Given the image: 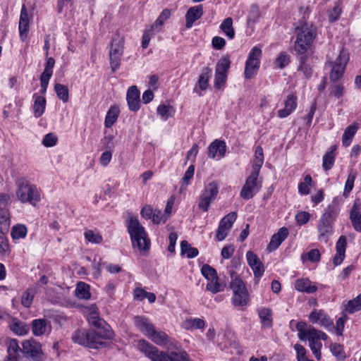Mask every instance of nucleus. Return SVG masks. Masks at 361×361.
Masks as SVG:
<instances>
[{"mask_svg": "<svg viewBox=\"0 0 361 361\" xmlns=\"http://www.w3.org/2000/svg\"><path fill=\"white\" fill-rule=\"evenodd\" d=\"M89 324L94 327L88 331L78 330L72 336L73 341L82 345L90 348H99L104 347L106 343L104 339H111L114 332L111 326L97 313L92 312L88 317Z\"/></svg>", "mask_w": 361, "mask_h": 361, "instance_id": "f257e3e1", "label": "nucleus"}, {"mask_svg": "<svg viewBox=\"0 0 361 361\" xmlns=\"http://www.w3.org/2000/svg\"><path fill=\"white\" fill-rule=\"evenodd\" d=\"M315 37V27H309L307 24L302 26L298 32L295 43V50L299 61L298 71H301L307 79L312 77L314 57L312 54L307 53Z\"/></svg>", "mask_w": 361, "mask_h": 361, "instance_id": "f03ea898", "label": "nucleus"}, {"mask_svg": "<svg viewBox=\"0 0 361 361\" xmlns=\"http://www.w3.org/2000/svg\"><path fill=\"white\" fill-rule=\"evenodd\" d=\"M138 348L152 361H190L188 353L184 350H178L167 354L145 340L139 341Z\"/></svg>", "mask_w": 361, "mask_h": 361, "instance_id": "7ed1b4c3", "label": "nucleus"}, {"mask_svg": "<svg viewBox=\"0 0 361 361\" xmlns=\"http://www.w3.org/2000/svg\"><path fill=\"white\" fill-rule=\"evenodd\" d=\"M128 232L130 234L133 246L137 247L140 251L149 250L150 241L147 238V233L144 227L138 219L130 215L126 221Z\"/></svg>", "mask_w": 361, "mask_h": 361, "instance_id": "20e7f679", "label": "nucleus"}, {"mask_svg": "<svg viewBox=\"0 0 361 361\" xmlns=\"http://www.w3.org/2000/svg\"><path fill=\"white\" fill-rule=\"evenodd\" d=\"M128 232L130 234L133 246L137 247L140 251L149 250L150 241L147 238V233L144 227L138 219L130 215L126 221Z\"/></svg>", "mask_w": 361, "mask_h": 361, "instance_id": "39448f33", "label": "nucleus"}, {"mask_svg": "<svg viewBox=\"0 0 361 361\" xmlns=\"http://www.w3.org/2000/svg\"><path fill=\"white\" fill-rule=\"evenodd\" d=\"M16 183L17 185L16 195L21 202H30L35 205L39 200V193L37 187L30 183L27 179L18 178Z\"/></svg>", "mask_w": 361, "mask_h": 361, "instance_id": "423d86ee", "label": "nucleus"}, {"mask_svg": "<svg viewBox=\"0 0 361 361\" xmlns=\"http://www.w3.org/2000/svg\"><path fill=\"white\" fill-rule=\"evenodd\" d=\"M336 216V212L334 206L329 205L323 214L317 226L319 233V240L327 243L333 232V221Z\"/></svg>", "mask_w": 361, "mask_h": 361, "instance_id": "0eeeda50", "label": "nucleus"}, {"mask_svg": "<svg viewBox=\"0 0 361 361\" xmlns=\"http://www.w3.org/2000/svg\"><path fill=\"white\" fill-rule=\"evenodd\" d=\"M231 277L232 279L230 287L233 290V304L235 307L246 306L249 302V294L243 281L238 277L233 278L235 272L231 271Z\"/></svg>", "mask_w": 361, "mask_h": 361, "instance_id": "6e6552de", "label": "nucleus"}, {"mask_svg": "<svg viewBox=\"0 0 361 361\" xmlns=\"http://www.w3.org/2000/svg\"><path fill=\"white\" fill-rule=\"evenodd\" d=\"M123 51L124 37L116 32L112 37L109 51V61L112 72H115L119 68Z\"/></svg>", "mask_w": 361, "mask_h": 361, "instance_id": "1a4fd4ad", "label": "nucleus"}, {"mask_svg": "<svg viewBox=\"0 0 361 361\" xmlns=\"http://www.w3.org/2000/svg\"><path fill=\"white\" fill-rule=\"evenodd\" d=\"M262 49L254 47L249 53L245 66V78L250 79L255 75L259 68Z\"/></svg>", "mask_w": 361, "mask_h": 361, "instance_id": "9d476101", "label": "nucleus"}, {"mask_svg": "<svg viewBox=\"0 0 361 361\" xmlns=\"http://www.w3.org/2000/svg\"><path fill=\"white\" fill-rule=\"evenodd\" d=\"M22 353L25 357L32 361H43L44 360L42 345L34 339L26 340L22 343Z\"/></svg>", "mask_w": 361, "mask_h": 361, "instance_id": "9b49d317", "label": "nucleus"}, {"mask_svg": "<svg viewBox=\"0 0 361 361\" xmlns=\"http://www.w3.org/2000/svg\"><path fill=\"white\" fill-rule=\"evenodd\" d=\"M259 173L251 172L247 178L245 185L240 191V197L244 200H250L259 190L262 182L258 180Z\"/></svg>", "mask_w": 361, "mask_h": 361, "instance_id": "f8f14e48", "label": "nucleus"}, {"mask_svg": "<svg viewBox=\"0 0 361 361\" xmlns=\"http://www.w3.org/2000/svg\"><path fill=\"white\" fill-rule=\"evenodd\" d=\"M218 192L219 188L216 183L214 182L209 183L200 197L198 207L201 210L207 212L211 203L215 200Z\"/></svg>", "mask_w": 361, "mask_h": 361, "instance_id": "ddd939ff", "label": "nucleus"}, {"mask_svg": "<svg viewBox=\"0 0 361 361\" xmlns=\"http://www.w3.org/2000/svg\"><path fill=\"white\" fill-rule=\"evenodd\" d=\"M236 218V213L231 212L220 221L216 232V238L219 241H222L226 238Z\"/></svg>", "mask_w": 361, "mask_h": 361, "instance_id": "4468645a", "label": "nucleus"}, {"mask_svg": "<svg viewBox=\"0 0 361 361\" xmlns=\"http://www.w3.org/2000/svg\"><path fill=\"white\" fill-rule=\"evenodd\" d=\"M348 59L345 51L343 49L341 50L330 73L331 81L336 82L343 76Z\"/></svg>", "mask_w": 361, "mask_h": 361, "instance_id": "2eb2a0df", "label": "nucleus"}, {"mask_svg": "<svg viewBox=\"0 0 361 361\" xmlns=\"http://www.w3.org/2000/svg\"><path fill=\"white\" fill-rule=\"evenodd\" d=\"M310 321L313 324H319L325 328L330 329L334 326V322L326 313L322 310H314L309 315Z\"/></svg>", "mask_w": 361, "mask_h": 361, "instance_id": "dca6fc26", "label": "nucleus"}, {"mask_svg": "<svg viewBox=\"0 0 361 361\" xmlns=\"http://www.w3.org/2000/svg\"><path fill=\"white\" fill-rule=\"evenodd\" d=\"M246 257L249 266L253 271L255 277L261 278L264 272V267L257 255L252 251H248Z\"/></svg>", "mask_w": 361, "mask_h": 361, "instance_id": "f3484780", "label": "nucleus"}, {"mask_svg": "<svg viewBox=\"0 0 361 361\" xmlns=\"http://www.w3.org/2000/svg\"><path fill=\"white\" fill-rule=\"evenodd\" d=\"M226 152V142L224 140L216 139L209 145L208 157L210 159H215L216 157L222 158L225 156Z\"/></svg>", "mask_w": 361, "mask_h": 361, "instance_id": "a211bd4d", "label": "nucleus"}, {"mask_svg": "<svg viewBox=\"0 0 361 361\" xmlns=\"http://www.w3.org/2000/svg\"><path fill=\"white\" fill-rule=\"evenodd\" d=\"M10 198L9 195L0 193V224L7 226L10 224V213L8 209Z\"/></svg>", "mask_w": 361, "mask_h": 361, "instance_id": "6ab92c4d", "label": "nucleus"}, {"mask_svg": "<svg viewBox=\"0 0 361 361\" xmlns=\"http://www.w3.org/2000/svg\"><path fill=\"white\" fill-rule=\"evenodd\" d=\"M126 99L130 110L137 111L140 106V91L137 87L133 85L127 92Z\"/></svg>", "mask_w": 361, "mask_h": 361, "instance_id": "aec40b11", "label": "nucleus"}, {"mask_svg": "<svg viewBox=\"0 0 361 361\" xmlns=\"http://www.w3.org/2000/svg\"><path fill=\"white\" fill-rule=\"evenodd\" d=\"M148 338L157 345L164 346L169 343L170 345H173L176 349H178L177 343L174 341L169 340L166 334L163 331H157L154 329Z\"/></svg>", "mask_w": 361, "mask_h": 361, "instance_id": "412c9836", "label": "nucleus"}, {"mask_svg": "<svg viewBox=\"0 0 361 361\" xmlns=\"http://www.w3.org/2000/svg\"><path fill=\"white\" fill-rule=\"evenodd\" d=\"M288 230L286 227L281 228L279 231L274 234L271 238L270 243L267 246L269 252L277 249L282 242L288 237Z\"/></svg>", "mask_w": 361, "mask_h": 361, "instance_id": "4be33fe9", "label": "nucleus"}, {"mask_svg": "<svg viewBox=\"0 0 361 361\" xmlns=\"http://www.w3.org/2000/svg\"><path fill=\"white\" fill-rule=\"evenodd\" d=\"M203 15V6L202 5H197L195 6L190 7L186 14L185 26L187 28H190L192 26L195 21L200 19Z\"/></svg>", "mask_w": 361, "mask_h": 361, "instance_id": "5701e85b", "label": "nucleus"}, {"mask_svg": "<svg viewBox=\"0 0 361 361\" xmlns=\"http://www.w3.org/2000/svg\"><path fill=\"white\" fill-rule=\"evenodd\" d=\"M346 246L347 240L345 236H340L336 245V254L333 258V262L336 266L341 264L345 258Z\"/></svg>", "mask_w": 361, "mask_h": 361, "instance_id": "b1692460", "label": "nucleus"}, {"mask_svg": "<svg viewBox=\"0 0 361 361\" xmlns=\"http://www.w3.org/2000/svg\"><path fill=\"white\" fill-rule=\"evenodd\" d=\"M20 37L22 41H24L27 37L29 28V18L27 10L25 5H23L19 21Z\"/></svg>", "mask_w": 361, "mask_h": 361, "instance_id": "393cba45", "label": "nucleus"}, {"mask_svg": "<svg viewBox=\"0 0 361 361\" xmlns=\"http://www.w3.org/2000/svg\"><path fill=\"white\" fill-rule=\"evenodd\" d=\"M134 322L135 326L143 332L147 337L149 336L154 329V325L146 317L137 316L134 318Z\"/></svg>", "mask_w": 361, "mask_h": 361, "instance_id": "a878e982", "label": "nucleus"}, {"mask_svg": "<svg viewBox=\"0 0 361 361\" xmlns=\"http://www.w3.org/2000/svg\"><path fill=\"white\" fill-rule=\"evenodd\" d=\"M284 104V108L278 111V116L282 118L288 116L295 109L297 106L296 97L293 94L288 95Z\"/></svg>", "mask_w": 361, "mask_h": 361, "instance_id": "bb28decb", "label": "nucleus"}, {"mask_svg": "<svg viewBox=\"0 0 361 361\" xmlns=\"http://www.w3.org/2000/svg\"><path fill=\"white\" fill-rule=\"evenodd\" d=\"M295 288L300 292L313 293L317 290V287L312 284L308 279H300L295 283Z\"/></svg>", "mask_w": 361, "mask_h": 361, "instance_id": "cd10ccee", "label": "nucleus"}, {"mask_svg": "<svg viewBox=\"0 0 361 361\" xmlns=\"http://www.w3.org/2000/svg\"><path fill=\"white\" fill-rule=\"evenodd\" d=\"M8 355L4 361H18L19 352H22L17 339H11L8 346Z\"/></svg>", "mask_w": 361, "mask_h": 361, "instance_id": "c85d7f7f", "label": "nucleus"}, {"mask_svg": "<svg viewBox=\"0 0 361 361\" xmlns=\"http://www.w3.org/2000/svg\"><path fill=\"white\" fill-rule=\"evenodd\" d=\"M350 219L354 229L361 233V212L356 203L353 204L350 210Z\"/></svg>", "mask_w": 361, "mask_h": 361, "instance_id": "c756f323", "label": "nucleus"}, {"mask_svg": "<svg viewBox=\"0 0 361 361\" xmlns=\"http://www.w3.org/2000/svg\"><path fill=\"white\" fill-rule=\"evenodd\" d=\"M48 322L45 319H34L32 322V330L35 336L44 335L47 330Z\"/></svg>", "mask_w": 361, "mask_h": 361, "instance_id": "7c9ffc66", "label": "nucleus"}, {"mask_svg": "<svg viewBox=\"0 0 361 361\" xmlns=\"http://www.w3.org/2000/svg\"><path fill=\"white\" fill-rule=\"evenodd\" d=\"M264 163L263 149L261 146H257L255 149V158L252 171L259 173L260 169Z\"/></svg>", "mask_w": 361, "mask_h": 361, "instance_id": "2f4dec72", "label": "nucleus"}, {"mask_svg": "<svg viewBox=\"0 0 361 361\" xmlns=\"http://www.w3.org/2000/svg\"><path fill=\"white\" fill-rule=\"evenodd\" d=\"M120 110L118 106H112L107 111L104 125L106 128H111L114 123L117 121L119 116Z\"/></svg>", "mask_w": 361, "mask_h": 361, "instance_id": "473e14b6", "label": "nucleus"}, {"mask_svg": "<svg viewBox=\"0 0 361 361\" xmlns=\"http://www.w3.org/2000/svg\"><path fill=\"white\" fill-rule=\"evenodd\" d=\"M307 324L305 322H298L296 325V329L298 331V337L301 341H305L306 338H312L314 334H312V329L313 326H310L306 329Z\"/></svg>", "mask_w": 361, "mask_h": 361, "instance_id": "72a5a7b5", "label": "nucleus"}, {"mask_svg": "<svg viewBox=\"0 0 361 361\" xmlns=\"http://www.w3.org/2000/svg\"><path fill=\"white\" fill-rule=\"evenodd\" d=\"M35 102L33 105V110L35 117L38 118L41 116L45 109L46 107V99L42 96H39L37 94L34 95Z\"/></svg>", "mask_w": 361, "mask_h": 361, "instance_id": "f704fd0d", "label": "nucleus"}, {"mask_svg": "<svg viewBox=\"0 0 361 361\" xmlns=\"http://www.w3.org/2000/svg\"><path fill=\"white\" fill-rule=\"evenodd\" d=\"M171 11L169 9H164L160 13L156 21L152 25L151 30L159 32L161 30V26L164 25L166 20H167L171 16Z\"/></svg>", "mask_w": 361, "mask_h": 361, "instance_id": "c9c22d12", "label": "nucleus"}, {"mask_svg": "<svg viewBox=\"0 0 361 361\" xmlns=\"http://www.w3.org/2000/svg\"><path fill=\"white\" fill-rule=\"evenodd\" d=\"M212 75V69L209 67L202 68L198 80V86L200 90H205L208 87L209 79Z\"/></svg>", "mask_w": 361, "mask_h": 361, "instance_id": "e433bc0d", "label": "nucleus"}, {"mask_svg": "<svg viewBox=\"0 0 361 361\" xmlns=\"http://www.w3.org/2000/svg\"><path fill=\"white\" fill-rule=\"evenodd\" d=\"M357 129L358 127L357 124L350 125L345 128L342 137V142L344 146L348 147L350 145Z\"/></svg>", "mask_w": 361, "mask_h": 361, "instance_id": "4c0bfd02", "label": "nucleus"}, {"mask_svg": "<svg viewBox=\"0 0 361 361\" xmlns=\"http://www.w3.org/2000/svg\"><path fill=\"white\" fill-rule=\"evenodd\" d=\"M37 293L35 287L28 288L22 295L21 304L25 307H30L32 303L33 298Z\"/></svg>", "mask_w": 361, "mask_h": 361, "instance_id": "58836bf2", "label": "nucleus"}, {"mask_svg": "<svg viewBox=\"0 0 361 361\" xmlns=\"http://www.w3.org/2000/svg\"><path fill=\"white\" fill-rule=\"evenodd\" d=\"M180 250L182 255H186L188 258H194L199 254L196 247H193L187 240H183L180 243Z\"/></svg>", "mask_w": 361, "mask_h": 361, "instance_id": "ea45409f", "label": "nucleus"}, {"mask_svg": "<svg viewBox=\"0 0 361 361\" xmlns=\"http://www.w3.org/2000/svg\"><path fill=\"white\" fill-rule=\"evenodd\" d=\"M75 295L80 299H89L91 295L90 286L84 282H79L75 289Z\"/></svg>", "mask_w": 361, "mask_h": 361, "instance_id": "a19ab883", "label": "nucleus"}, {"mask_svg": "<svg viewBox=\"0 0 361 361\" xmlns=\"http://www.w3.org/2000/svg\"><path fill=\"white\" fill-rule=\"evenodd\" d=\"M259 317L263 326L269 327L272 324V312L269 308H262L259 310Z\"/></svg>", "mask_w": 361, "mask_h": 361, "instance_id": "79ce46f5", "label": "nucleus"}, {"mask_svg": "<svg viewBox=\"0 0 361 361\" xmlns=\"http://www.w3.org/2000/svg\"><path fill=\"white\" fill-rule=\"evenodd\" d=\"M221 30L226 35L229 39H233L235 36V31L233 27V20L231 18H226L220 25Z\"/></svg>", "mask_w": 361, "mask_h": 361, "instance_id": "37998d69", "label": "nucleus"}, {"mask_svg": "<svg viewBox=\"0 0 361 361\" xmlns=\"http://www.w3.org/2000/svg\"><path fill=\"white\" fill-rule=\"evenodd\" d=\"M231 61L228 57L221 58L216 66L215 73H219L220 74H226L230 68Z\"/></svg>", "mask_w": 361, "mask_h": 361, "instance_id": "c03bdc74", "label": "nucleus"}, {"mask_svg": "<svg viewBox=\"0 0 361 361\" xmlns=\"http://www.w3.org/2000/svg\"><path fill=\"white\" fill-rule=\"evenodd\" d=\"M361 310V293L353 300H349L345 311L350 314H353Z\"/></svg>", "mask_w": 361, "mask_h": 361, "instance_id": "a18cd8bd", "label": "nucleus"}, {"mask_svg": "<svg viewBox=\"0 0 361 361\" xmlns=\"http://www.w3.org/2000/svg\"><path fill=\"white\" fill-rule=\"evenodd\" d=\"M27 230L25 225L18 224L12 228L11 236L14 240L24 238L26 236Z\"/></svg>", "mask_w": 361, "mask_h": 361, "instance_id": "49530a36", "label": "nucleus"}, {"mask_svg": "<svg viewBox=\"0 0 361 361\" xmlns=\"http://www.w3.org/2000/svg\"><path fill=\"white\" fill-rule=\"evenodd\" d=\"M54 90L59 99H61L63 102L68 101V89L66 85L57 83L54 86Z\"/></svg>", "mask_w": 361, "mask_h": 361, "instance_id": "de8ad7c7", "label": "nucleus"}, {"mask_svg": "<svg viewBox=\"0 0 361 361\" xmlns=\"http://www.w3.org/2000/svg\"><path fill=\"white\" fill-rule=\"evenodd\" d=\"M11 329L17 335L23 336L29 331V327L24 322H16L11 324Z\"/></svg>", "mask_w": 361, "mask_h": 361, "instance_id": "09e8293b", "label": "nucleus"}, {"mask_svg": "<svg viewBox=\"0 0 361 361\" xmlns=\"http://www.w3.org/2000/svg\"><path fill=\"white\" fill-rule=\"evenodd\" d=\"M309 345L317 360H320L322 357L321 348L322 344L319 341H316L314 338H309Z\"/></svg>", "mask_w": 361, "mask_h": 361, "instance_id": "8fccbe9b", "label": "nucleus"}, {"mask_svg": "<svg viewBox=\"0 0 361 361\" xmlns=\"http://www.w3.org/2000/svg\"><path fill=\"white\" fill-rule=\"evenodd\" d=\"M201 272L208 281L219 279L216 271L209 264H204L201 269Z\"/></svg>", "mask_w": 361, "mask_h": 361, "instance_id": "3c124183", "label": "nucleus"}, {"mask_svg": "<svg viewBox=\"0 0 361 361\" xmlns=\"http://www.w3.org/2000/svg\"><path fill=\"white\" fill-rule=\"evenodd\" d=\"M356 178V173L351 171L348 176L345 185V189L343 191V196L347 197L353 188L354 182Z\"/></svg>", "mask_w": 361, "mask_h": 361, "instance_id": "603ef678", "label": "nucleus"}, {"mask_svg": "<svg viewBox=\"0 0 361 361\" xmlns=\"http://www.w3.org/2000/svg\"><path fill=\"white\" fill-rule=\"evenodd\" d=\"M330 350L331 353L341 361L344 360L345 355L343 351V346L338 343H333L330 345Z\"/></svg>", "mask_w": 361, "mask_h": 361, "instance_id": "864d4df0", "label": "nucleus"}, {"mask_svg": "<svg viewBox=\"0 0 361 361\" xmlns=\"http://www.w3.org/2000/svg\"><path fill=\"white\" fill-rule=\"evenodd\" d=\"M335 159L334 154L333 150L327 152L323 157V168L325 171L331 169L334 165Z\"/></svg>", "mask_w": 361, "mask_h": 361, "instance_id": "5fc2aeb1", "label": "nucleus"}, {"mask_svg": "<svg viewBox=\"0 0 361 361\" xmlns=\"http://www.w3.org/2000/svg\"><path fill=\"white\" fill-rule=\"evenodd\" d=\"M206 290L215 294L224 290V287L219 283V279L209 281L206 286Z\"/></svg>", "mask_w": 361, "mask_h": 361, "instance_id": "6e6d98bb", "label": "nucleus"}, {"mask_svg": "<svg viewBox=\"0 0 361 361\" xmlns=\"http://www.w3.org/2000/svg\"><path fill=\"white\" fill-rule=\"evenodd\" d=\"M290 62V56L286 52H281L275 61L276 66L281 69L288 65Z\"/></svg>", "mask_w": 361, "mask_h": 361, "instance_id": "4d7b16f0", "label": "nucleus"}, {"mask_svg": "<svg viewBox=\"0 0 361 361\" xmlns=\"http://www.w3.org/2000/svg\"><path fill=\"white\" fill-rule=\"evenodd\" d=\"M312 182V178L310 175H306L304 178V181L301 182L298 185V190L302 195H307L310 192L309 185H311Z\"/></svg>", "mask_w": 361, "mask_h": 361, "instance_id": "13d9d810", "label": "nucleus"}, {"mask_svg": "<svg viewBox=\"0 0 361 361\" xmlns=\"http://www.w3.org/2000/svg\"><path fill=\"white\" fill-rule=\"evenodd\" d=\"M85 237L86 240L92 243L99 244L102 241V237L98 233H95L92 230H88L85 232Z\"/></svg>", "mask_w": 361, "mask_h": 361, "instance_id": "bf43d9fd", "label": "nucleus"}, {"mask_svg": "<svg viewBox=\"0 0 361 361\" xmlns=\"http://www.w3.org/2000/svg\"><path fill=\"white\" fill-rule=\"evenodd\" d=\"M294 348L297 353L298 361H314L306 356V350L302 345L297 343L294 345Z\"/></svg>", "mask_w": 361, "mask_h": 361, "instance_id": "052dcab7", "label": "nucleus"}, {"mask_svg": "<svg viewBox=\"0 0 361 361\" xmlns=\"http://www.w3.org/2000/svg\"><path fill=\"white\" fill-rule=\"evenodd\" d=\"M188 325V328H194L196 329H203L205 326V322L203 319L200 318L190 319L187 320Z\"/></svg>", "mask_w": 361, "mask_h": 361, "instance_id": "680f3d73", "label": "nucleus"}, {"mask_svg": "<svg viewBox=\"0 0 361 361\" xmlns=\"http://www.w3.org/2000/svg\"><path fill=\"white\" fill-rule=\"evenodd\" d=\"M58 138L53 133L47 134L43 140L42 144L47 147H53L56 145Z\"/></svg>", "mask_w": 361, "mask_h": 361, "instance_id": "e2e57ef3", "label": "nucleus"}, {"mask_svg": "<svg viewBox=\"0 0 361 361\" xmlns=\"http://www.w3.org/2000/svg\"><path fill=\"white\" fill-rule=\"evenodd\" d=\"M168 216L163 214L161 210L155 209L152 216V221L154 224H159L160 223H165Z\"/></svg>", "mask_w": 361, "mask_h": 361, "instance_id": "0e129e2a", "label": "nucleus"}, {"mask_svg": "<svg viewBox=\"0 0 361 361\" xmlns=\"http://www.w3.org/2000/svg\"><path fill=\"white\" fill-rule=\"evenodd\" d=\"M171 109V107L170 106L161 104L157 107V113L164 120H167L171 116L169 112Z\"/></svg>", "mask_w": 361, "mask_h": 361, "instance_id": "69168bd1", "label": "nucleus"}, {"mask_svg": "<svg viewBox=\"0 0 361 361\" xmlns=\"http://www.w3.org/2000/svg\"><path fill=\"white\" fill-rule=\"evenodd\" d=\"M227 79V75L226 74H220L219 73H215V77H214V87L216 89L221 88V86H223Z\"/></svg>", "mask_w": 361, "mask_h": 361, "instance_id": "338daca9", "label": "nucleus"}, {"mask_svg": "<svg viewBox=\"0 0 361 361\" xmlns=\"http://www.w3.org/2000/svg\"><path fill=\"white\" fill-rule=\"evenodd\" d=\"M344 93V87L341 84L333 85L331 87L330 94L334 96L336 98H341L343 97Z\"/></svg>", "mask_w": 361, "mask_h": 361, "instance_id": "774afa93", "label": "nucleus"}]
</instances>
